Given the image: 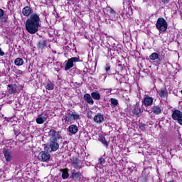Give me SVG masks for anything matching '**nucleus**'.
<instances>
[{"label": "nucleus", "mask_w": 182, "mask_h": 182, "mask_svg": "<svg viewBox=\"0 0 182 182\" xmlns=\"http://www.w3.org/2000/svg\"><path fill=\"white\" fill-rule=\"evenodd\" d=\"M22 14L29 18L26 21V29L31 35H35L41 28V17L38 13H33V9L31 6H26L22 9Z\"/></svg>", "instance_id": "nucleus-1"}, {"label": "nucleus", "mask_w": 182, "mask_h": 182, "mask_svg": "<svg viewBox=\"0 0 182 182\" xmlns=\"http://www.w3.org/2000/svg\"><path fill=\"white\" fill-rule=\"evenodd\" d=\"M49 135L51 136L50 138V144L44 147L46 151H56L59 149V142L58 140H62V132H57L55 129H50L48 132Z\"/></svg>", "instance_id": "nucleus-2"}, {"label": "nucleus", "mask_w": 182, "mask_h": 182, "mask_svg": "<svg viewBox=\"0 0 182 182\" xmlns=\"http://www.w3.org/2000/svg\"><path fill=\"white\" fill-rule=\"evenodd\" d=\"M156 28L160 33H166L168 28L167 21H166L163 17H159L156 23Z\"/></svg>", "instance_id": "nucleus-3"}, {"label": "nucleus", "mask_w": 182, "mask_h": 182, "mask_svg": "<svg viewBox=\"0 0 182 182\" xmlns=\"http://www.w3.org/2000/svg\"><path fill=\"white\" fill-rule=\"evenodd\" d=\"M141 113H143V109L140 107V102H136L130 109L129 116L132 117H134V116H136V117H140Z\"/></svg>", "instance_id": "nucleus-4"}, {"label": "nucleus", "mask_w": 182, "mask_h": 182, "mask_svg": "<svg viewBox=\"0 0 182 182\" xmlns=\"http://www.w3.org/2000/svg\"><path fill=\"white\" fill-rule=\"evenodd\" d=\"M171 117L173 120L178 122V123L182 126V112L179 109L172 110Z\"/></svg>", "instance_id": "nucleus-5"}, {"label": "nucleus", "mask_w": 182, "mask_h": 182, "mask_svg": "<svg viewBox=\"0 0 182 182\" xmlns=\"http://www.w3.org/2000/svg\"><path fill=\"white\" fill-rule=\"evenodd\" d=\"M77 62H80V58L79 57H73L69 58L65 65V70H69V69H72V68L75 66L73 63H76Z\"/></svg>", "instance_id": "nucleus-6"}, {"label": "nucleus", "mask_w": 182, "mask_h": 182, "mask_svg": "<svg viewBox=\"0 0 182 182\" xmlns=\"http://www.w3.org/2000/svg\"><path fill=\"white\" fill-rule=\"evenodd\" d=\"M154 100V98L152 97H150L149 95H145L143 100L142 103L145 107H149L150 106H153V102Z\"/></svg>", "instance_id": "nucleus-7"}, {"label": "nucleus", "mask_w": 182, "mask_h": 182, "mask_svg": "<svg viewBox=\"0 0 182 182\" xmlns=\"http://www.w3.org/2000/svg\"><path fill=\"white\" fill-rule=\"evenodd\" d=\"M38 159L41 161H49L50 160V154L46 151H42L38 154Z\"/></svg>", "instance_id": "nucleus-8"}, {"label": "nucleus", "mask_w": 182, "mask_h": 182, "mask_svg": "<svg viewBox=\"0 0 182 182\" xmlns=\"http://www.w3.org/2000/svg\"><path fill=\"white\" fill-rule=\"evenodd\" d=\"M72 166H73L74 168L76 170H80L83 166V162L79 159L77 157L73 158Z\"/></svg>", "instance_id": "nucleus-9"}, {"label": "nucleus", "mask_w": 182, "mask_h": 182, "mask_svg": "<svg viewBox=\"0 0 182 182\" xmlns=\"http://www.w3.org/2000/svg\"><path fill=\"white\" fill-rule=\"evenodd\" d=\"M107 12H108V16L111 18L112 21H117V16H119V14L116 13V11L113 9L112 7L109 6L107 8Z\"/></svg>", "instance_id": "nucleus-10"}, {"label": "nucleus", "mask_w": 182, "mask_h": 182, "mask_svg": "<svg viewBox=\"0 0 182 182\" xmlns=\"http://www.w3.org/2000/svg\"><path fill=\"white\" fill-rule=\"evenodd\" d=\"M17 87L16 84L7 85V93H9V95H15V93L18 92Z\"/></svg>", "instance_id": "nucleus-11"}, {"label": "nucleus", "mask_w": 182, "mask_h": 182, "mask_svg": "<svg viewBox=\"0 0 182 182\" xmlns=\"http://www.w3.org/2000/svg\"><path fill=\"white\" fill-rule=\"evenodd\" d=\"M104 121H105V115H103V114L97 113V114H96L94 117V122L95 123H97L98 124H102V123H103Z\"/></svg>", "instance_id": "nucleus-12"}, {"label": "nucleus", "mask_w": 182, "mask_h": 182, "mask_svg": "<svg viewBox=\"0 0 182 182\" xmlns=\"http://www.w3.org/2000/svg\"><path fill=\"white\" fill-rule=\"evenodd\" d=\"M38 49L43 50L45 48H48V41L46 40H40L37 44Z\"/></svg>", "instance_id": "nucleus-13"}, {"label": "nucleus", "mask_w": 182, "mask_h": 182, "mask_svg": "<svg viewBox=\"0 0 182 182\" xmlns=\"http://www.w3.org/2000/svg\"><path fill=\"white\" fill-rule=\"evenodd\" d=\"M84 100L88 103V105H91V106H93L95 105V101L93 100V98L89 93H86L84 95L83 97Z\"/></svg>", "instance_id": "nucleus-14"}, {"label": "nucleus", "mask_w": 182, "mask_h": 182, "mask_svg": "<svg viewBox=\"0 0 182 182\" xmlns=\"http://www.w3.org/2000/svg\"><path fill=\"white\" fill-rule=\"evenodd\" d=\"M43 86L46 87V90H53V89H55V84L50 80L43 82Z\"/></svg>", "instance_id": "nucleus-15"}, {"label": "nucleus", "mask_w": 182, "mask_h": 182, "mask_svg": "<svg viewBox=\"0 0 182 182\" xmlns=\"http://www.w3.org/2000/svg\"><path fill=\"white\" fill-rule=\"evenodd\" d=\"M159 93V97L161 99H164L168 96V91L167 88L161 89L159 91L157 92Z\"/></svg>", "instance_id": "nucleus-16"}, {"label": "nucleus", "mask_w": 182, "mask_h": 182, "mask_svg": "<svg viewBox=\"0 0 182 182\" xmlns=\"http://www.w3.org/2000/svg\"><path fill=\"white\" fill-rule=\"evenodd\" d=\"M98 141H100V143H102L105 147L109 149V142L106 140V137H105V136L100 135L98 136Z\"/></svg>", "instance_id": "nucleus-17"}, {"label": "nucleus", "mask_w": 182, "mask_h": 182, "mask_svg": "<svg viewBox=\"0 0 182 182\" xmlns=\"http://www.w3.org/2000/svg\"><path fill=\"white\" fill-rule=\"evenodd\" d=\"M5 15V11L2 9H0V20L3 23H6L8 22V16Z\"/></svg>", "instance_id": "nucleus-18"}, {"label": "nucleus", "mask_w": 182, "mask_h": 182, "mask_svg": "<svg viewBox=\"0 0 182 182\" xmlns=\"http://www.w3.org/2000/svg\"><path fill=\"white\" fill-rule=\"evenodd\" d=\"M68 131L71 134H76L79 132V127L75 124H72L69 126Z\"/></svg>", "instance_id": "nucleus-19"}, {"label": "nucleus", "mask_w": 182, "mask_h": 182, "mask_svg": "<svg viewBox=\"0 0 182 182\" xmlns=\"http://www.w3.org/2000/svg\"><path fill=\"white\" fill-rule=\"evenodd\" d=\"M152 113H154V114H155L156 116L161 114V107L159 105L153 106Z\"/></svg>", "instance_id": "nucleus-20"}, {"label": "nucleus", "mask_w": 182, "mask_h": 182, "mask_svg": "<svg viewBox=\"0 0 182 182\" xmlns=\"http://www.w3.org/2000/svg\"><path fill=\"white\" fill-rule=\"evenodd\" d=\"M64 120H65V123H66V124H69L70 123V122H73L72 112H68L67 115L64 118Z\"/></svg>", "instance_id": "nucleus-21"}, {"label": "nucleus", "mask_w": 182, "mask_h": 182, "mask_svg": "<svg viewBox=\"0 0 182 182\" xmlns=\"http://www.w3.org/2000/svg\"><path fill=\"white\" fill-rule=\"evenodd\" d=\"M71 177L73 180H80L82 178V173L80 171L72 172Z\"/></svg>", "instance_id": "nucleus-22"}, {"label": "nucleus", "mask_w": 182, "mask_h": 182, "mask_svg": "<svg viewBox=\"0 0 182 182\" xmlns=\"http://www.w3.org/2000/svg\"><path fill=\"white\" fill-rule=\"evenodd\" d=\"M4 154L6 161H7V163L11 161V160L12 159V158L11 157V151H9V149H4Z\"/></svg>", "instance_id": "nucleus-23"}, {"label": "nucleus", "mask_w": 182, "mask_h": 182, "mask_svg": "<svg viewBox=\"0 0 182 182\" xmlns=\"http://www.w3.org/2000/svg\"><path fill=\"white\" fill-rule=\"evenodd\" d=\"M60 171L62 172L63 180H68V178H69V171H68V169H61Z\"/></svg>", "instance_id": "nucleus-24"}, {"label": "nucleus", "mask_w": 182, "mask_h": 182, "mask_svg": "<svg viewBox=\"0 0 182 182\" xmlns=\"http://www.w3.org/2000/svg\"><path fill=\"white\" fill-rule=\"evenodd\" d=\"M91 97L94 99V100H100V93L99 91H95L91 92Z\"/></svg>", "instance_id": "nucleus-25"}, {"label": "nucleus", "mask_w": 182, "mask_h": 182, "mask_svg": "<svg viewBox=\"0 0 182 182\" xmlns=\"http://www.w3.org/2000/svg\"><path fill=\"white\" fill-rule=\"evenodd\" d=\"M14 65H16V66H22V65H23V59L21 58H16L14 60Z\"/></svg>", "instance_id": "nucleus-26"}, {"label": "nucleus", "mask_w": 182, "mask_h": 182, "mask_svg": "<svg viewBox=\"0 0 182 182\" xmlns=\"http://www.w3.org/2000/svg\"><path fill=\"white\" fill-rule=\"evenodd\" d=\"M110 102L112 107H116L119 105V101L114 98H111Z\"/></svg>", "instance_id": "nucleus-27"}, {"label": "nucleus", "mask_w": 182, "mask_h": 182, "mask_svg": "<svg viewBox=\"0 0 182 182\" xmlns=\"http://www.w3.org/2000/svg\"><path fill=\"white\" fill-rule=\"evenodd\" d=\"M149 59L151 60H156V59H159V54L157 53H152L149 55Z\"/></svg>", "instance_id": "nucleus-28"}, {"label": "nucleus", "mask_w": 182, "mask_h": 182, "mask_svg": "<svg viewBox=\"0 0 182 182\" xmlns=\"http://www.w3.org/2000/svg\"><path fill=\"white\" fill-rule=\"evenodd\" d=\"M46 119H43V117H38L36 119L37 124H43L44 122H46Z\"/></svg>", "instance_id": "nucleus-29"}, {"label": "nucleus", "mask_w": 182, "mask_h": 182, "mask_svg": "<svg viewBox=\"0 0 182 182\" xmlns=\"http://www.w3.org/2000/svg\"><path fill=\"white\" fill-rule=\"evenodd\" d=\"M71 113L73 115V121L79 120V119H80V115L77 114V113H76V112H73Z\"/></svg>", "instance_id": "nucleus-30"}, {"label": "nucleus", "mask_w": 182, "mask_h": 182, "mask_svg": "<svg viewBox=\"0 0 182 182\" xmlns=\"http://www.w3.org/2000/svg\"><path fill=\"white\" fill-rule=\"evenodd\" d=\"M12 69L14 70V72L16 73V75H22V73H23V72L19 69H17L16 66L12 67Z\"/></svg>", "instance_id": "nucleus-31"}, {"label": "nucleus", "mask_w": 182, "mask_h": 182, "mask_svg": "<svg viewBox=\"0 0 182 182\" xmlns=\"http://www.w3.org/2000/svg\"><path fill=\"white\" fill-rule=\"evenodd\" d=\"M139 127L141 132H144L146 130V124L139 123Z\"/></svg>", "instance_id": "nucleus-32"}, {"label": "nucleus", "mask_w": 182, "mask_h": 182, "mask_svg": "<svg viewBox=\"0 0 182 182\" xmlns=\"http://www.w3.org/2000/svg\"><path fill=\"white\" fill-rule=\"evenodd\" d=\"M99 164H105V163H106V160H105V159L103 157H100L98 159Z\"/></svg>", "instance_id": "nucleus-33"}, {"label": "nucleus", "mask_w": 182, "mask_h": 182, "mask_svg": "<svg viewBox=\"0 0 182 182\" xmlns=\"http://www.w3.org/2000/svg\"><path fill=\"white\" fill-rule=\"evenodd\" d=\"M164 5H168L170 4L171 0H161Z\"/></svg>", "instance_id": "nucleus-34"}, {"label": "nucleus", "mask_w": 182, "mask_h": 182, "mask_svg": "<svg viewBox=\"0 0 182 182\" xmlns=\"http://www.w3.org/2000/svg\"><path fill=\"white\" fill-rule=\"evenodd\" d=\"M105 70H106L107 73H108V75H109V73H110V66L109 65L106 66L105 67Z\"/></svg>", "instance_id": "nucleus-35"}, {"label": "nucleus", "mask_w": 182, "mask_h": 182, "mask_svg": "<svg viewBox=\"0 0 182 182\" xmlns=\"http://www.w3.org/2000/svg\"><path fill=\"white\" fill-rule=\"evenodd\" d=\"M156 60H158L159 62H161V61L164 60V57H159L158 55V58H156Z\"/></svg>", "instance_id": "nucleus-36"}, {"label": "nucleus", "mask_w": 182, "mask_h": 182, "mask_svg": "<svg viewBox=\"0 0 182 182\" xmlns=\"http://www.w3.org/2000/svg\"><path fill=\"white\" fill-rule=\"evenodd\" d=\"M87 117H88V119H92V112L87 113Z\"/></svg>", "instance_id": "nucleus-37"}, {"label": "nucleus", "mask_w": 182, "mask_h": 182, "mask_svg": "<svg viewBox=\"0 0 182 182\" xmlns=\"http://www.w3.org/2000/svg\"><path fill=\"white\" fill-rule=\"evenodd\" d=\"M0 56H5V53L0 48Z\"/></svg>", "instance_id": "nucleus-38"}, {"label": "nucleus", "mask_w": 182, "mask_h": 182, "mask_svg": "<svg viewBox=\"0 0 182 182\" xmlns=\"http://www.w3.org/2000/svg\"><path fill=\"white\" fill-rule=\"evenodd\" d=\"M178 137L179 141H181V134H180V132L178 133Z\"/></svg>", "instance_id": "nucleus-39"}, {"label": "nucleus", "mask_w": 182, "mask_h": 182, "mask_svg": "<svg viewBox=\"0 0 182 182\" xmlns=\"http://www.w3.org/2000/svg\"><path fill=\"white\" fill-rule=\"evenodd\" d=\"M156 63L157 66H159V65H161V62L159 61V60H156Z\"/></svg>", "instance_id": "nucleus-40"}, {"label": "nucleus", "mask_w": 182, "mask_h": 182, "mask_svg": "<svg viewBox=\"0 0 182 182\" xmlns=\"http://www.w3.org/2000/svg\"><path fill=\"white\" fill-rule=\"evenodd\" d=\"M166 182H177V181H176V180L172 179V180H171V181H166Z\"/></svg>", "instance_id": "nucleus-41"}, {"label": "nucleus", "mask_w": 182, "mask_h": 182, "mask_svg": "<svg viewBox=\"0 0 182 182\" xmlns=\"http://www.w3.org/2000/svg\"><path fill=\"white\" fill-rule=\"evenodd\" d=\"M67 1H70V0H67Z\"/></svg>", "instance_id": "nucleus-42"}]
</instances>
